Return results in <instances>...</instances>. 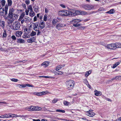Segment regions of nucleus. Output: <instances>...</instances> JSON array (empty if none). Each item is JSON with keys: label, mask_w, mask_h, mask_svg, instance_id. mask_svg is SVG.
Returning a JSON list of instances; mask_svg holds the SVG:
<instances>
[{"label": "nucleus", "mask_w": 121, "mask_h": 121, "mask_svg": "<svg viewBox=\"0 0 121 121\" xmlns=\"http://www.w3.org/2000/svg\"><path fill=\"white\" fill-rule=\"evenodd\" d=\"M58 75H61L63 74V72L60 71H58Z\"/></svg>", "instance_id": "58"}, {"label": "nucleus", "mask_w": 121, "mask_h": 121, "mask_svg": "<svg viewBox=\"0 0 121 121\" xmlns=\"http://www.w3.org/2000/svg\"><path fill=\"white\" fill-rule=\"evenodd\" d=\"M105 47L111 50H115L116 49L115 43H113L106 45Z\"/></svg>", "instance_id": "4"}, {"label": "nucleus", "mask_w": 121, "mask_h": 121, "mask_svg": "<svg viewBox=\"0 0 121 121\" xmlns=\"http://www.w3.org/2000/svg\"><path fill=\"white\" fill-rule=\"evenodd\" d=\"M33 121H40V119H37V120H36V119H33Z\"/></svg>", "instance_id": "64"}, {"label": "nucleus", "mask_w": 121, "mask_h": 121, "mask_svg": "<svg viewBox=\"0 0 121 121\" xmlns=\"http://www.w3.org/2000/svg\"><path fill=\"white\" fill-rule=\"evenodd\" d=\"M57 20L53 19L52 21V23L54 26H55V24L57 23Z\"/></svg>", "instance_id": "40"}, {"label": "nucleus", "mask_w": 121, "mask_h": 121, "mask_svg": "<svg viewBox=\"0 0 121 121\" xmlns=\"http://www.w3.org/2000/svg\"><path fill=\"white\" fill-rule=\"evenodd\" d=\"M17 43H24L25 42V40L21 39H17Z\"/></svg>", "instance_id": "15"}, {"label": "nucleus", "mask_w": 121, "mask_h": 121, "mask_svg": "<svg viewBox=\"0 0 121 121\" xmlns=\"http://www.w3.org/2000/svg\"><path fill=\"white\" fill-rule=\"evenodd\" d=\"M57 101V99H54L52 101V102L53 103H55Z\"/></svg>", "instance_id": "50"}, {"label": "nucleus", "mask_w": 121, "mask_h": 121, "mask_svg": "<svg viewBox=\"0 0 121 121\" xmlns=\"http://www.w3.org/2000/svg\"><path fill=\"white\" fill-rule=\"evenodd\" d=\"M87 115L90 117H92L94 116L95 114L93 112H91L90 110L89 111L87 112Z\"/></svg>", "instance_id": "12"}, {"label": "nucleus", "mask_w": 121, "mask_h": 121, "mask_svg": "<svg viewBox=\"0 0 121 121\" xmlns=\"http://www.w3.org/2000/svg\"><path fill=\"white\" fill-rule=\"evenodd\" d=\"M60 6L63 8H65L66 7L63 4H60Z\"/></svg>", "instance_id": "57"}, {"label": "nucleus", "mask_w": 121, "mask_h": 121, "mask_svg": "<svg viewBox=\"0 0 121 121\" xmlns=\"http://www.w3.org/2000/svg\"><path fill=\"white\" fill-rule=\"evenodd\" d=\"M116 49L117 48H121V43H115Z\"/></svg>", "instance_id": "24"}, {"label": "nucleus", "mask_w": 121, "mask_h": 121, "mask_svg": "<svg viewBox=\"0 0 121 121\" xmlns=\"http://www.w3.org/2000/svg\"><path fill=\"white\" fill-rule=\"evenodd\" d=\"M69 103L68 102L66 101H64V104L68 106L69 105Z\"/></svg>", "instance_id": "38"}, {"label": "nucleus", "mask_w": 121, "mask_h": 121, "mask_svg": "<svg viewBox=\"0 0 121 121\" xmlns=\"http://www.w3.org/2000/svg\"><path fill=\"white\" fill-rule=\"evenodd\" d=\"M47 15L45 14L43 17V20L45 21H46L47 20Z\"/></svg>", "instance_id": "42"}, {"label": "nucleus", "mask_w": 121, "mask_h": 121, "mask_svg": "<svg viewBox=\"0 0 121 121\" xmlns=\"http://www.w3.org/2000/svg\"><path fill=\"white\" fill-rule=\"evenodd\" d=\"M80 24L79 23L73 24V26L75 27H78L80 26Z\"/></svg>", "instance_id": "43"}, {"label": "nucleus", "mask_w": 121, "mask_h": 121, "mask_svg": "<svg viewBox=\"0 0 121 121\" xmlns=\"http://www.w3.org/2000/svg\"><path fill=\"white\" fill-rule=\"evenodd\" d=\"M24 18L25 19H26V21L25 22H26L27 21H28L29 20V17H25Z\"/></svg>", "instance_id": "53"}, {"label": "nucleus", "mask_w": 121, "mask_h": 121, "mask_svg": "<svg viewBox=\"0 0 121 121\" xmlns=\"http://www.w3.org/2000/svg\"><path fill=\"white\" fill-rule=\"evenodd\" d=\"M20 23L16 21L13 24V29L15 30L19 29L20 27Z\"/></svg>", "instance_id": "6"}, {"label": "nucleus", "mask_w": 121, "mask_h": 121, "mask_svg": "<svg viewBox=\"0 0 121 121\" xmlns=\"http://www.w3.org/2000/svg\"><path fill=\"white\" fill-rule=\"evenodd\" d=\"M89 74H89V72H86L85 75V76L86 77H87L89 75Z\"/></svg>", "instance_id": "55"}, {"label": "nucleus", "mask_w": 121, "mask_h": 121, "mask_svg": "<svg viewBox=\"0 0 121 121\" xmlns=\"http://www.w3.org/2000/svg\"><path fill=\"white\" fill-rule=\"evenodd\" d=\"M38 31V32H37V35H40V32L39 31V30H38V31Z\"/></svg>", "instance_id": "63"}, {"label": "nucleus", "mask_w": 121, "mask_h": 121, "mask_svg": "<svg viewBox=\"0 0 121 121\" xmlns=\"http://www.w3.org/2000/svg\"><path fill=\"white\" fill-rule=\"evenodd\" d=\"M42 95H45L46 94H47L49 93V92H48V91H43L42 92Z\"/></svg>", "instance_id": "41"}, {"label": "nucleus", "mask_w": 121, "mask_h": 121, "mask_svg": "<svg viewBox=\"0 0 121 121\" xmlns=\"http://www.w3.org/2000/svg\"><path fill=\"white\" fill-rule=\"evenodd\" d=\"M26 109H28V111H35V106H32L30 108H26Z\"/></svg>", "instance_id": "19"}, {"label": "nucleus", "mask_w": 121, "mask_h": 121, "mask_svg": "<svg viewBox=\"0 0 121 121\" xmlns=\"http://www.w3.org/2000/svg\"><path fill=\"white\" fill-rule=\"evenodd\" d=\"M120 64V62H118L116 63L115 64L113 65L112 67V68H115L116 67L117 65H119Z\"/></svg>", "instance_id": "31"}, {"label": "nucleus", "mask_w": 121, "mask_h": 121, "mask_svg": "<svg viewBox=\"0 0 121 121\" xmlns=\"http://www.w3.org/2000/svg\"><path fill=\"white\" fill-rule=\"evenodd\" d=\"M22 34V32L21 31H17L16 33V35L17 36L20 37L21 36Z\"/></svg>", "instance_id": "21"}, {"label": "nucleus", "mask_w": 121, "mask_h": 121, "mask_svg": "<svg viewBox=\"0 0 121 121\" xmlns=\"http://www.w3.org/2000/svg\"><path fill=\"white\" fill-rule=\"evenodd\" d=\"M25 86H26H26H27L28 87H34V86L33 85H30V84H26L25 85Z\"/></svg>", "instance_id": "44"}, {"label": "nucleus", "mask_w": 121, "mask_h": 121, "mask_svg": "<svg viewBox=\"0 0 121 121\" xmlns=\"http://www.w3.org/2000/svg\"><path fill=\"white\" fill-rule=\"evenodd\" d=\"M36 34V32L32 31L30 33V35L31 36H33L35 35Z\"/></svg>", "instance_id": "33"}, {"label": "nucleus", "mask_w": 121, "mask_h": 121, "mask_svg": "<svg viewBox=\"0 0 121 121\" xmlns=\"http://www.w3.org/2000/svg\"><path fill=\"white\" fill-rule=\"evenodd\" d=\"M11 80L13 82H17L18 81V80L17 79H15V78H12L11 79Z\"/></svg>", "instance_id": "47"}, {"label": "nucleus", "mask_w": 121, "mask_h": 121, "mask_svg": "<svg viewBox=\"0 0 121 121\" xmlns=\"http://www.w3.org/2000/svg\"><path fill=\"white\" fill-rule=\"evenodd\" d=\"M94 5H89L88 4L83 5L82 7L86 10H91L94 7Z\"/></svg>", "instance_id": "7"}, {"label": "nucleus", "mask_w": 121, "mask_h": 121, "mask_svg": "<svg viewBox=\"0 0 121 121\" xmlns=\"http://www.w3.org/2000/svg\"><path fill=\"white\" fill-rule=\"evenodd\" d=\"M63 10H62L61 11H59L58 12L59 14L60 15H61V16H63V15L62 14H63Z\"/></svg>", "instance_id": "48"}, {"label": "nucleus", "mask_w": 121, "mask_h": 121, "mask_svg": "<svg viewBox=\"0 0 121 121\" xmlns=\"http://www.w3.org/2000/svg\"><path fill=\"white\" fill-rule=\"evenodd\" d=\"M62 67L60 66V65H59L56 66V71H58Z\"/></svg>", "instance_id": "35"}, {"label": "nucleus", "mask_w": 121, "mask_h": 121, "mask_svg": "<svg viewBox=\"0 0 121 121\" xmlns=\"http://www.w3.org/2000/svg\"><path fill=\"white\" fill-rule=\"evenodd\" d=\"M7 2L8 4H6L4 6L5 14H8V10L9 6H11L12 4V1L11 0H7Z\"/></svg>", "instance_id": "3"}, {"label": "nucleus", "mask_w": 121, "mask_h": 121, "mask_svg": "<svg viewBox=\"0 0 121 121\" xmlns=\"http://www.w3.org/2000/svg\"><path fill=\"white\" fill-rule=\"evenodd\" d=\"M35 111H39L41 109V108L38 106H35Z\"/></svg>", "instance_id": "27"}, {"label": "nucleus", "mask_w": 121, "mask_h": 121, "mask_svg": "<svg viewBox=\"0 0 121 121\" xmlns=\"http://www.w3.org/2000/svg\"><path fill=\"white\" fill-rule=\"evenodd\" d=\"M66 83L67 86V89L68 90L72 89L74 86V82L72 80L67 81Z\"/></svg>", "instance_id": "1"}, {"label": "nucleus", "mask_w": 121, "mask_h": 121, "mask_svg": "<svg viewBox=\"0 0 121 121\" xmlns=\"http://www.w3.org/2000/svg\"><path fill=\"white\" fill-rule=\"evenodd\" d=\"M36 39V38L33 37L30 38V39L27 40V42L29 43H31L34 42Z\"/></svg>", "instance_id": "11"}, {"label": "nucleus", "mask_w": 121, "mask_h": 121, "mask_svg": "<svg viewBox=\"0 0 121 121\" xmlns=\"http://www.w3.org/2000/svg\"><path fill=\"white\" fill-rule=\"evenodd\" d=\"M114 9H112L110 10L109 11L107 12H106V13L109 14H112L114 13Z\"/></svg>", "instance_id": "32"}, {"label": "nucleus", "mask_w": 121, "mask_h": 121, "mask_svg": "<svg viewBox=\"0 0 121 121\" xmlns=\"http://www.w3.org/2000/svg\"><path fill=\"white\" fill-rule=\"evenodd\" d=\"M56 111L57 112H62V113H64L65 112V110H62L60 109H57L56 110Z\"/></svg>", "instance_id": "36"}, {"label": "nucleus", "mask_w": 121, "mask_h": 121, "mask_svg": "<svg viewBox=\"0 0 121 121\" xmlns=\"http://www.w3.org/2000/svg\"><path fill=\"white\" fill-rule=\"evenodd\" d=\"M81 20L79 19H75L72 20L71 22L73 24L78 23L80 22Z\"/></svg>", "instance_id": "14"}, {"label": "nucleus", "mask_w": 121, "mask_h": 121, "mask_svg": "<svg viewBox=\"0 0 121 121\" xmlns=\"http://www.w3.org/2000/svg\"><path fill=\"white\" fill-rule=\"evenodd\" d=\"M39 24H40V28L41 29H43L45 27V22H42Z\"/></svg>", "instance_id": "20"}, {"label": "nucleus", "mask_w": 121, "mask_h": 121, "mask_svg": "<svg viewBox=\"0 0 121 121\" xmlns=\"http://www.w3.org/2000/svg\"><path fill=\"white\" fill-rule=\"evenodd\" d=\"M24 35L25 36V37L24 38H29L30 37V36H27V35L26 34V35Z\"/></svg>", "instance_id": "60"}, {"label": "nucleus", "mask_w": 121, "mask_h": 121, "mask_svg": "<svg viewBox=\"0 0 121 121\" xmlns=\"http://www.w3.org/2000/svg\"><path fill=\"white\" fill-rule=\"evenodd\" d=\"M7 35L6 32V31L5 30H4L3 34V37H5Z\"/></svg>", "instance_id": "39"}, {"label": "nucleus", "mask_w": 121, "mask_h": 121, "mask_svg": "<svg viewBox=\"0 0 121 121\" xmlns=\"http://www.w3.org/2000/svg\"><path fill=\"white\" fill-rule=\"evenodd\" d=\"M29 15L30 16L33 17L35 15V13L33 10L30 11L29 13Z\"/></svg>", "instance_id": "30"}, {"label": "nucleus", "mask_w": 121, "mask_h": 121, "mask_svg": "<svg viewBox=\"0 0 121 121\" xmlns=\"http://www.w3.org/2000/svg\"><path fill=\"white\" fill-rule=\"evenodd\" d=\"M9 114H6L5 115L0 116V118H8L9 117Z\"/></svg>", "instance_id": "25"}, {"label": "nucleus", "mask_w": 121, "mask_h": 121, "mask_svg": "<svg viewBox=\"0 0 121 121\" xmlns=\"http://www.w3.org/2000/svg\"><path fill=\"white\" fill-rule=\"evenodd\" d=\"M9 117H22V116L21 115H17L16 114H9Z\"/></svg>", "instance_id": "18"}, {"label": "nucleus", "mask_w": 121, "mask_h": 121, "mask_svg": "<svg viewBox=\"0 0 121 121\" xmlns=\"http://www.w3.org/2000/svg\"><path fill=\"white\" fill-rule=\"evenodd\" d=\"M19 21H21V24H23V23L25 22V20L24 19H22L21 20H18Z\"/></svg>", "instance_id": "46"}, {"label": "nucleus", "mask_w": 121, "mask_h": 121, "mask_svg": "<svg viewBox=\"0 0 121 121\" xmlns=\"http://www.w3.org/2000/svg\"><path fill=\"white\" fill-rule=\"evenodd\" d=\"M25 12L26 13V15H28V13L29 12V10H28L26 9L25 10Z\"/></svg>", "instance_id": "54"}, {"label": "nucleus", "mask_w": 121, "mask_h": 121, "mask_svg": "<svg viewBox=\"0 0 121 121\" xmlns=\"http://www.w3.org/2000/svg\"><path fill=\"white\" fill-rule=\"evenodd\" d=\"M3 16L4 17L5 19H7V20L8 19V18H9L8 17V16L7 17L6 16V15H4V16Z\"/></svg>", "instance_id": "62"}, {"label": "nucleus", "mask_w": 121, "mask_h": 121, "mask_svg": "<svg viewBox=\"0 0 121 121\" xmlns=\"http://www.w3.org/2000/svg\"><path fill=\"white\" fill-rule=\"evenodd\" d=\"M22 6L24 9H26V5L25 4H22Z\"/></svg>", "instance_id": "51"}, {"label": "nucleus", "mask_w": 121, "mask_h": 121, "mask_svg": "<svg viewBox=\"0 0 121 121\" xmlns=\"http://www.w3.org/2000/svg\"><path fill=\"white\" fill-rule=\"evenodd\" d=\"M14 11V9L13 8H12L10 9L9 11V13L8 15V17H18V16L17 15L14 14L13 13Z\"/></svg>", "instance_id": "5"}, {"label": "nucleus", "mask_w": 121, "mask_h": 121, "mask_svg": "<svg viewBox=\"0 0 121 121\" xmlns=\"http://www.w3.org/2000/svg\"><path fill=\"white\" fill-rule=\"evenodd\" d=\"M6 3V1L4 0H2L0 1V3L2 7L5 6Z\"/></svg>", "instance_id": "26"}, {"label": "nucleus", "mask_w": 121, "mask_h": 121, "mask_svg": "<svg viewBox=\"0 0 121 121\" xmlns=\"http://www.w3.org/2000/svg\"><path fill=\"white\" fill-rule=\"evenodd\" d=\"M71 10L70 11H67L66 10H63V14H62L63 15L65 16H68L70 14H71V13H73V12H71Z\"/></svg>", "instance_id": "9"}, {"label": "nucleus", "mask_w": 121, "mask_h": 121, "mask_svg": "<svg viewBox=\"0 0 121 121\" xmlns=\"http://www.w3.org/2000/svg\"><path fill=\"white\" fill-rule=\"evenodd\" d=\"M5 8H1L0 9V15L2 16H4V15H6L7 14H5Z\"/></svg>", "instance_id": "10"}, {"label": "nucleus", "mask_w": 121, "mask_h": 121, "mask_svg": "<svg viewBox=\"0 0 121 121\" xmlns=\"http://www.w3.org/2000/svg\"><path fill=\"white\" fill-rule=\"evenodd\" d=\"M45 12L46 13H47L48 12V10L47 8H46L45 9Z\"/></svg>", "instance_id": "61"}, {"label": "nucleus", "mask_w": 121, "mask_h": 121, "mask_svg": "<svg viewBox=\"0 0 121 121\" xmlns=\"http://www.w3.org/2000/svg\"><path fill=\"white\" fill-rule=\"evenodd\" d=\"M0 26H1L2 28L4 30V29L5 27V22L4 21H1L0 19Z\"/></svg>", "instance_id": "17"}, {"label": "nucleus", "mask_w": 121, "mask_h": 121, "mask_svg": "<svg viewBox=\"0 0 121 121\" xmlns=\"http://www.w3.org/2000/svg\"><path fill=\"white\" fill-rule=\"evenodd\" d=\"M83 82L86 84H87L88 83V81L86 79H84Z\"/></svg>", "instance_id": "56"}, {"label": "nucleus", "mask_w": 121, "mask_h": 121, "mask_svg": "<svg viewBox=\"0 0 121 121\" xmlns=\"http://www.w3.org/2000/svg\"><path fill=\"white\" fill-rule=\"evenodd\" d=\"M49 62L48 61H46L43 62L42 64H41L42 65H44V66L46 67L48 66Z\"/></svg>", "instance_id": "23"}, {"label": "nucleus", "mask_w": 121, "mask_h": 121, "mask_svg": "<svg viewBox=\"0 0 121 121\" xmlns=\"http://www.w3.org/2000/svg\"><path fill=\"white\" fill-rule=\"evenodd\" d=\"M25 15V13L24 12H23L22 13L20 16L19 19L18 20H21L22 19Z\"/></svg>", "instance_id": "22"}, {"label": "nucleus", "mask_w": 121, "mask_h": 121, "mask_svg": "<svg viewBox=\"0 0 121 121\" xmlns=\"http://www.w3.org/2000/svg\"><path fill=\"white\" fill-rule=\"evenodd\" d=\"M25 1L27 5H28L30 4L29 0H26Z\"/></svg>", "instance_id": "49"}, {"label": "nucleus", "mask_w": 121, "mask_h": 121, "mask_svg": "<svg viewBox=\"0 0 121 121\" xmlns=\"http://www.w3.org/2000/svg\"><path fill=\"white\" fill-rule=\"evenodd\" d=\"M33 8L35 12L37 13L38 10V9L39 8V7L37 6L36 5H35L34 7H33Z\"/></svg>", "instance_id": "28"}, {"label": "nucleus", "mask_w": 121, "mask_h": 121, "mask_svg": "<svg viewBox=\"0 0 121 121\" xmlns=\"http://www.w3.org/2000/svg\"><path fill=\"white\" fill-rule=\"evenodd\" d=\"M8 17L9 18L7 20V22L9 25H11L12 23L16 19H17V17Z\"/></svg>", "instance_id": "2"}, {"label": "nucleus", "mask_w": 121, "mask_h": 121, "mask_svg": "<svg viewBox=\"0 0 121 121\" xmlns=\"http://www.w3.org/2000/svg\"><path fill=\"white\" fill-rule=\"evenodd\" d=\"M94 92H95V95L96 96H100L102 94L101 92L100 91H98L96 90H95Z\"/></svg>", "instance_id": "13"}, {"label": "nucleus", "mask_w": 121, "mask_h": 121, "mask_svg": "<svg viewBox=\"0 0 121 121\" xmlns=\"http://www.w3.org/2000/svg\"><path fill=\"white\" fill-rule=\"evenodd\" d=\"M66 26V25L63 24L59 23L56 26V28L57 29H58V30H59V28L62 27H64Z\"/></svg>", "instance_id": "16"}, {"label": "nucleus", "mask_w": 121, "mask_h": 121, "mask_svg": "<svg viewBox=\"0 0 121 121\" xmlns=\"http://www.w3.org/2000/svg\"><path fill=\"white\" fill-rule=\"evenodd\" d=\"M79 12L82 15H85L87 14V12L84 11H80Z\"/></svg>", "instance_id": "29"}, {"label": "nucleus", "mask_w": 121, "mask_h": 121, "mask_svg": "<svg viewBox=\"0 0 121 121\" xmlns=\"http://www.w3.org/2000/svg\"><path fill=\"white\" fill-rule=\"evenodd\" d=\"M28 10H30V11H33V9L32 6L31 5H30L28 7Z\"/></svg>", "instance_id": "34"}, {"label": "nucleus", "mask_w": 121, "mask_h": 121, "mask_svg": "<svg viewBox=\"0 0 121 121\" xmlns=\"http://www.w3.org/2000/svg\"><path fill=\"white\" fill-rule=\"evenodd\" d=\"M34 25L33 26L34 30L35 31H38V30H39V27H40V24L39 22H37L35 24L34 23L33 24Z\"/></svg>", "instance_id": "8"}, {"label": "nucleus", "mask_w": 121, "mask_h": 121, "mask_svg": "<svg viewBox=\"0 0 121 121\" xmlns=\"http://www.w3.org/2000/svg\"><path fill=\"white\" fill-rule=\"evenodd\" d=\"M80 119H82L84 120V121H88V120L85 117H82L80 118Z\"/></svg>", "instance_id": "45"}, {"label": "nucleus", "mask_w": 121, "mask_h": 121, "mask_svg": "<svg viewBox=\"0 0 121 121\" xmlns=\"http://www.w3.org/2000/svg\"><path fill=\"white\" fill-rule=\"evenodd\" d=\"M11 38L14 40H15L16 39V38L14 35H13L12 36Z\"/></svg>", "instance_id": "52"}, {"label": "nucleus", "mask_w": 121, "mask_h": 121, "mask_svg": "<svg viewBox=\"0 0 121 121\" xmlns=\"http://www.w3.org/2000/svg\"><path fill=\"white\" fill-rule=\"evenodd\" d=\"M17 86H19L20 88H25L26 87V86L24 85H21L20 84H18Z\"/></svg>", "instance_id": "37"}, {"label": "nucleus", "mask_w": 121, "mask_h": 121, "mask_svg": "<svg viewBox=\"0 0 121 121\" xmlns=\"http://www.w3.org/2000/svg\"><path fill=\"white\" fill-rule=\"evenodd\" d=\"M33 20L34 22H35L37 20V17L36 16H35L34 17V18Z\"/></svg>", "instance_id": "59"}]
</instances>
